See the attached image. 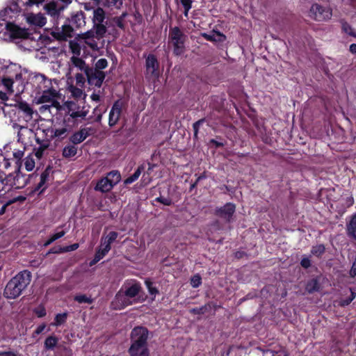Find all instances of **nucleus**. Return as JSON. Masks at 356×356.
I'll return each mask as SVG.
<instances>
[{
  "instance_id": "1",
  "label": "nucleus",
  "mask_w": 356,
  "mask_h": 356,
  "mask_svg": "<svg viewBox=\"0 0 356 356\" xmlns=\"http://www.w3.org/2000/svg\"><path fill=\"white\" fill-rule=\"evenodd\" d=\"M31 277V273L28 270L18 273L6 285L3 296L7 299L18 298L30 284Z\"/></svg>"
},
{
  "instance_id": "2",
  "label": "nucleus",
  "mask_w": 356,
  "mask_h": 356,
  "mask_svg": "<svg viewBox=\"0 0 356 356\" xmlns=\"http://www.w3.org/2000/svg\"><path fill=\"white\" fill-rule=\"evenodd\" d=\"M92 22V29L99 36L104 37L108 31V29L111 27V18L106 17V12L100 7L93 10Z\"/></svg>"
},
{
  "instance_id": "3",
  "label": "nucleus",
  "mask_w": 356,
  "mask_h": 356,
  "mask_svg": "<svg viewBox=\"0 0 356 356\" xmlns=\"http://www.w3.org/2000/svg\"><path fill=\"white\" fill-rule=\"evenodd\" d=\"M59 97V92L54 86L51 87L50 90H47L38 95H35L34 100L36 104H44L42 108L48 109L51 107L60 109L61 106L58 101Z\"/></svg>"
},
{
  "instance_id": "4",
  "label": "nucleus",
  "mask_w": 356,
  "mask_h": 356,
  "mask_svg": "<svg viewBox=\"0 0 356 356\" xmlns=\"http://www.w3.org/2000/svg\"><path fill=\"white\" fill-rule=\"evenodd\" d=\"M187 36L183 33L179 27L170 29L169 33V40L173 46V52L175 55L179 56L185 51V42Z\"/></svg>"
},
{
  "instance_id": "5",
  "label": "nucleus",
  "mask_w": 356,
  "mask_h": 356,
  "mask_svg": "<svg viewBox=\"0 0 356 356\" xmlns=\"http://www.w3.org/2000/svg\"><path fill=\"white\" fill-rule=\"evenodd\" d=\"M61 108L65 111L70 118L76 120L84 119L88 114V111L83 106H81L78 100H68L64 102Z\"/></svg>"
},
{
  "instance_id": "6",
  "label": "nucleus",
  "mask_w": 356,
  "mask_h": 356,
  "mask_svg": "<svg viewBox=\"0 0 356 356\" xmlns=\"http://www.w3.org/2000/svg\"><path fill=\"white\" fill-rule=\"evenodd\" d=\"M332 10L329 7H324L318 3H314L309 10V17L317 22H325L332 18Z\"/></svg>"
},
{
  "instance_id": "7",
  "label": "nucleus",
  "mask_w": 356,
  "mask_h": 356,
  "mask_svg": "<svg viewBox=\"0 0 356 356\" xmlns=\"http://www.w3.org/2000/svg\"><path fill=\"white\" fill-rule=\"evenodd\" d=\"M145 57V77L147 79H156L159 76V63L154 54Z\"/></svg>"
},
{
  "instance_id": "8",
  "label": "nucleus",
  "mask_w": 356,
  "mask_h": 356,
  "mask_svg": "<svg viewBox=\"0 0 356 356\" xmlns=\"http://www.w3.org/2000/svg\"><path fill=\"white\" fill-rule=\"evenodd\" d=\"M103 38L104 36L97 35L92 29L79 35L80 42H83V44H86L92 51H97L99 49L98 41Z\"/></svg>"
},
{
  "instance_id": "9",
  "label": "nucleus",
  "mask_w": 356,
  "mask_h": 356,
  "mask_svg": "<svg viewBox=\"0 0 356 356\" xmlns=\"http://www.w3.org/2000/svg\"><path fill=\"white\" fill-rule=\"evenodd\" d=\"M32 85L35 95L50 90L53 87L52 80L47 78L44 74H37L32 79Z\"/></svg>"
},
{
  "instance_id": "10",
  "label": "nucleus",
  "mask_w": 356,
  "mask_h": 356,
  "mask_svg": "<svg viewBox=\"0 0 356 356\" xmlns=\"http://www.w3.org/2000/svg\"><path fill=\"white\" fill-rule=\"evenodd\" d=\"M13 129L17 133V142L23 145H26L31 142V139L34 136L33 129L26 126H23L17 123L13 124Z\"/></svg>"
},
{
  "instance_id": "11",
  "label": "nucleus",
  "mask_w": 356,
  "mask_h": 356,
  "mask_svg": "<svg viewBox=\"0 0 356 356\" xmlns=\"http://www.w3.org/2000/svg\"><path fill=\"white\" fill-rule=\"evenodd\" d=\"M148 330L143 327L133 329L131 333V345L134 346H147Z\"/></svg>"
},
{
  "instance_id": "12",
  "label": "nucleus",
  "mask_w": 356,
  "mask_h": 356,
  "mask_svg": "<svg viewBox=\"0 0 356 356\" xmlns=\"http://www.w3.org/2000/svg\"><path fill=\"white\" fill-rule=\"evenodd\" d=\"M88 82L91 86L100 87L105 79V73L101 70L89 68L85 74Z\"/></svg>"
},
{
  "instance_id": "13",
  "label": "nucleus",
  "mask_w": 356,
  "mask_h": 356,
  "mask_svg": "<svg viewBox=\"0 0 356 356\" xmlns=\"http://www.w3.org/2000/svg\"><path fill=\"white\" fill-rule=\"evenodd\" d=\"M73 32V28L70 25L65 24L56 28L51 31V35L57 40L67 41L69 38H72Z\"/></svg>"
},
{
  "instance_id": "14",
  "label": "nucleus",
  "mask_w": 356,
  "mask_h": 356,
  "mask_svg": "<svg viewBox=\"0 0 356 356\" xmlns=\"http://www.w3.org/2000/svg\"><path fill=\"white\" fill-rule=\"evenodd\" d=\"M6 30L13 39H26L29 36V32L27 29L20 28L12 23L6 24Z\"/></svg>"
},
{
  "instance_id": "15",
  "label": "nucleus",
  "mask_w": 356,
  "mask_h": 356,
  "mask_svg": "<svg viewBox=\"0 0 356 356\" xmlns=\"http://www.w3.org/2000/svg\"><path fill=\"white\" fill-rule=\"evenodd\" d=\"M31 177L30 175L26 177V175L22 174L19 170H18L15 175H9L7 179L8 181H10L11 178L13 179L12 186H15L16 188H23L29 183Z\"/></svg>"
},
{
  "instance_id": "16",
  "label": "nucleus",
  "mask_w": 356,
  "mask_h": 356,
  "mask_svg": "<svg viewBox=\"0 0 356 356\" xmlns=\"http://www.w3.org/2000/svg\"><path fill=\"white\" fill-rule=\"evenodd\" d=\"M235 205L232 203H227L223 207L217 208L215 210V214L218 217L229 221L234 213L235 212Z\"/></svg>"
},
{
  "instance_id": "17",
  "label": "nucleus",
  "mask_w": 356,
  "mask_h": 356,
  "mask_svg": "<svg viewBox=\"0 0 356 356\" xmlns=\"http://www.w3.org/2000/svg\"><path fill=\"white\" fill-rule=\"evenodd\" d=\"M26 21L30 25L42 27L47 23V19L42 13H28L26 15Z\"/></svg>"
},
{
  "instance_id": "18",
  "label": "nucleus",
  "mask_w": 356,
  "mask_h": 356,
  "mask_svg": "<svg viewBox=\"0 0 356 356\" xmlns=\"http://www.w3.org/2000/svg\"><path fill=\"white\" fill-rule=\"evenodd\" d=\"M121 111L122 104L119 101L115 102L109 113V126L113 127L118 123L120 117Z\"/></svg>"
},
{
  "instance_id": "19",
  "label": "nucleus",
  "mask_w": 356,
  "mask_h": 356,
  "mask_svg": "<svg viewBox=\"0 0 356 356\" xmlns=\"http://www.w3.org/2000/svg\"><path fill=\"white\" fill-rule=\"evenodd\" d=\"M74 67L83 72L85 74L90 68L81 58L76 56H72L70 60L69 70L71 72L73 71Z\"/></svg>"
},
{
  "instance_id": "20",
  "label": "nucleus",
  "mask_w": 356,
  "mask_h": 356,
  "mask_svg": "<svg viewBox=\"0 0 356 356\" xmlns=\"http://www.w3.org/2000/svg\"><path fill=\"white\" fill-rule=\"evenodd\" d=\"M64 5L58 7L57 3L55 1H51L44 6V10L47 12V13L53 17L58 18L60 14V13L69 4H65V3L62 2Z\"/></svg>"
},
{
  "instance_id": "21",
  "label": "nucleus",
  "mask_w": 356,
  "mask_h": 356,
  "mask_svg": "<svg viewBox=\"0 0 356 356\" xmlns=\"http://www.w3.org/2000/svg\"><path fill=\"white\" fill-rule=\"evenodd\" d=\"M17 107L19 111L24 114L26 122H29L32 120L33 110L29 104L24 102H20L17 104Z\"/></svg>"
},
{
  "instance_id": "22",
  "label": "nucleus",
  "mask_w": 356,
  "mask_h": 356,
  "mask_svg": "<svg viewBox=\"0 0 356 356\" xmlns=\"http://www.w3.org/2000/svg\"><path fill=\"white\" fill-rule=\"evenodd\" d=\"M85 13L80 10L73 14L71 17V23L76 28H81L86 25Z\"/></svg>"
},
{
  "instance_id": "23",
  "label": "nucleus",
  "mask_w": 356,
  "mask_h": 356,
  "mask_svg": "<svg viewBox=\"0 0 356 356\" xmlns=\"http://www.w3.org/2000/svg\"><path fill=\"white\" fill-rule=\"evenodd\" d=\"M113 186L114 185L110 181V180L104 177L97 182L95 186V190L99 191L102 193H106L110 191Z\"/></svg>"
},
{
  "instance_id": "24",
  "label": "nucleus",
  "mask_w": 356,
  "mask_h": 356,
  "mask_svg": "<svg viewBox=\"0 0 356 356\" xmlns=\"http://www.w3.org/2000/svg\"><path fill=\"white\" fill-rule=\"evenodd\" d=\"M130 356H149L147 346H131L129 349Z\"/></svg>"
},
{
  "instance_id": "25",
  "label": "nucleus",
  "mask_w": 356,
  "mask_h": 356,
  "mask_svg": "<svg viewBox=\"0 0 356 356\" xmlns=\"http://www.w3.org/2000/svg\"><path fill=\"white\" fill-rule=\"evenodd\" d=\"M88 136V131L87 129H81L79 131L74 133L70 137V141L73 144H79L83 142Z\"/></svg>"
},
{
  "instance_id": "26",
  "label": "nucleus",
  "mask_w": 356,
  "mask_h": 356,
  "mask_svg": "<svg viewBox=\"0 0 356 356\" xmlns=\"http://www.w3.org/2000/svg\"><path fill=\"white\" fill-rule=\"evenodd\" d=\"M118 236V234L116 232H110L106 236H102L101 239V247L104 246L105 248L111 250V245L114 242Z\"/></svg>"
},
{
  "instance_id": "27",
  "label": "nucleus",
  "mask_w": 356,
  "mask_h": 356,
  "mask_svg": "<svg viewBox=\"0 0 356 356\" xmlns=\"http://www.w3.org/2000/svg\"><path fill=\"white\" fill-rule=\"evenodd\" d=\"M36 142L39 147L35 149V156L40 159L42 156L44 151L49 146L50 142L49 140H42L39 138H36Z\"/></svg>"
},
{
  "instance_id": "28",
  "label": "nucleus",
  "mask_w": 356,
  "mask_h": 356,
  "mask_svg": "<svg viewBox=\"0 0 356 356\" xmlns=\"http://www.w3.org/2000/svg\"><path fill=\"white\" fill-rule=\"evenodd\" d=\"M140 290V284L138 282H134L126 289L124 292V295L128 298H135L139 293Z\"/></svg>"
},
{
  "instance_id": "29",
  "label": "nucleus",
  "mask_w": 356,
  "mask_h": 356,
  "mask_svg": "<svg viewBox=\"0 0 356 356\" xmlns=\"http://www.w3.org/2000/svg\"><path fill=\"white\" fill-rule=\"evenodd\" d=\"M82 43L79 40V36L69 42V48L73 56H79L81 55Z\"/></svg>"
},
{
  "instance_id": "30",
  "label": "nucleus",
  "mask_w": 356,
  "mask_h": 356,
  "mask_svg": "<svg viewBox=\"0 0 356 356\" xmlns=\"http://www.w3.org/2000/svg\"><path fill=\"white\" fill-rule=\"evenodd\" d=\"M202 36L209 41L213 42H223L225 40V36L219 32H214L211 33H202Z\"/></svg>"
},
{
  "instance_id": "31",
  "label": "nucleus",
  "mask_w": 356,
  "mask_h": 356,
  "mask_svg": "<svg viewBox=\"0 0 356 356\" xmlns=\"http://www.w3.org/2000/svg\"><path fill=\"white\" fill-rule=\"evenodd\" d=\"M110 250L105 248L104 246L99 247V249L96 252L94 259L90 261V266H92L100 261Z\"/></svg>"
},
{
  "instance_id": "32",
  "label": "nucleus",
  "mask_w": 356,
  "mask_h": 356,
  "mask_svg": "<svg viewBox=\"0 0 356 356\" xmlns=\"http://www.w3.org/2000/svg\"><path fill=\"white\" fill-rule=\"evenodd\" d=\"M68 91L71 93L72 97L76 99L81 98L85 96L83 91L81 88L71 85L68 87Z\"/></svg>"
},
{
  "instance_id": "33",
  "label": "nucleus",
  "mask_w": 356,
  "mask_h": 356,
  "mask_svg": "<svg viewBox=\"0 0 356 356\" xmlns=\"http://www.w3.org/2000/svg\"><path fill=\"white\" fill-rule=\"evenodd\" d=\"M58 342V339L55 336H50L46 339L44 343V348L47 350L54 349Z\"/></svg>"
},
{
  "instance_id": "34",
  "label": "nucleus",
  "mask_w": 356,
  "mask_h": 356,
  "mask_svg": "<svg viewBox=\"0 0 356 356\" xmlns=\"http://www.w3.org/2000/svg\"><path fill=\"white\" fill-rule=\"evenodd\" d=\"M106 178L110 180V181L115 186L120 181L121 175L118 170H113L108 173Z\"/></svg>"
},
{
  "instance_id": "35",
  "label": "nucleus",
  "mask_w": 356,
  "mask_h": 356,
  "mask_svg": "<svg viewBox=\"0 0 356 356\" xmlns=\"http://www.w3.org/2000/svg\"><path fill=\"white\" fill-rule=\"evenodd\" d=\"M77 148L74 145H67L63 151V156L65 158H70L76 155Z\"/></svg>"
},
{
  "instance_id": "36",
  "label": "nucleus",
  "mask_w": 356,
  "mask_h": 356,
  "mask_svg": "<svg viewBox=\"0 0 356 356\" xmlns=\"http://www.w3.org/2000/svg\"><path fill=\"white\" fill-rule=\"evenodd\" d=\"M347 230L350 236L356 238V213L353 216L349 224L348 225Z\"/></svg>"
},
{
  "instance_id": "37",
  "label": "nucleus",
  "mask_w": 356,
  "mask_h": 356,
  "mask_svg": "<svg viewBox=\"0 0 356 356\" xmlns=\"http://www.w3.org/2000/svg\"><path fill=\"white\" fill-rule=\"evenodd\" d=\"M305 289L306 291L309 293L318 291L319 285L318 280L316 279H312L307 282Z\"/></svg>"
},
{
  "instance_id": "38",
  "label": "nucleus",
  "mask_w": 356,
  "mask_h": 356,
  "mask_svg": "<svg viewBox=\"0 0 356 356\" xmlns=\"http://www.w3.org/2000/svg\"><path fill=\"white\" fill-rule=\"evenodd\" d=\"M22 3L20 0H17V1H12L7 6L9 11L13 14H16L20 12Z\"/></svg>"
},
{
  "instance_id": "39",
  "label": "nucleus",
  "mask_w": 356,
  "mask_h": 356,
  "mask_svg": "<svg viewBox=\"0 0 356 356\" xmlns=\"http://www.w3.org/2000/svg\"><path fill=\"white\" fill-rule=\"evenodd\" d=\"M325 251V246L323 244H319L312 247L311 253L317 257H321Z\"/></svg>"
},
{
  "instance_id": "40",
  "label": "nucleus",
  "mask_w": 356,
  "mask_h": 356,
  "mask_svg": "<svg viewBox=\"0 0 356 356\" xmlns=\"http://www.w3.org/2000/svg\"><path fill=\"white\" fill-rule=\"evenodd\" d=\"M103 4L106 7H115L120 9L122 6V0H104Z\"/></svg>"
},
{
  "instance_id": "41",
  "label": "nucleus",
  "mask_w": 356,
  "mask_h": 356,
  "mask_svg": "<svg viewBox=\"0 0 356 356\" xmlns=\"http://www.w3.org/2000/svg\"><path fill=\"white\" fill-rule=\"evenodd\" d=\"M67 317V313L58 314L56 316V317L54 318V322L52 323V325L54 326H58V325H62L63 323H64L66 321Z\"/></svg>"
},
{
  "instance_id": "42",
  "label": "nucleus",
  "mask_w": 356,
  "mask_h": 356,
  "mask_svg": "<svg viewBox=\"0 0 356 356\" xmlns=\"http://www.w3.org/2000/svg\"><path fill=\"white\" fill-rule=\"evenodd\" d=\"M71 127L69 126H65L64 127L56 129L54 131V137H64L66 136L67 133L71 130Z\"/></svg>"
},
{
  "instance_id": "43",
  "label": "nucleus",
  "mask_w": 356,
  "mask_h": 356,
  "mask_svg": "<svg viewBox=\"0 0 356 356\" xmlns=\"http://www.w3.org/2000/svg\"><path fill=\"white\" fill-rule=\"evenodd\" d=\"M48 177H49V172L47 171V170H46L40 175V180L37 186L36 190L39 191L41 189V191H42L44 190V188H42V187L45 184Z\"/></svg>"
},
{
  "instance_id": "44",
  "label": "nucleus",
  "mask_w": 356,
  "mask_h": 356,
  "mask_svg": "<svg viewBox=\"0 0 356 356\" xmlns=\"http://www.w3.org/2000/svg\"><path fill=\"white\" fill-rule=\"evenodd\" d=\"M74 300L79 303H88L91 304L92 299L90 297L87 296L84 294H79L74 296Z\"/></svg>"
},
{
  "instance_id": "45",
  "label": "nucleus",
  "mask_w": 356,
  "mask_h": 356,
  "mask_svg": "<svg viewBox=\"0 0 356 356\" xmlns=\"http://www.w3.org/2000/svg\"><path fill=\"white\" fill-rule=\"evenodd\" d=\"M46 0H20L22 6L25 7H32L33 6H40Z\"/></svg>"
},
{
  "instance_id": "46",
  "label": "nucleus",
  "mask_w": 356,
  "mask_h": 356,
  "mask_svg": "<svg viewBox=\"0 0 356 356\" xmlns=\"http://www.w3.org/2000/svg\"><path fill=\"white\" fill-rule=\"evenodd\" d=\"M24 165L27 171H31L33 170L35 168V161L31 155L25 158Z\"/></svg>"
},
{
  "instance_id": "47",
  "label": "nucleus",
  "mask_w": 356,
  "mask_h": 356,
  "mask_svg": "<svg viewBox=\"0 0 356 356\" xmlns=\"http://www.w3.org/2000/svg\"><path fill=\"white\" fill-rule=\"evenodd\" d=\"M2 85L5 87L7 92L13 93V81L9 78H3L1 80Z\"/></svg>"
},
{
  "instance_id": "48",
  "label": "nucleus",
  "mask_w": 356,
  "mask_h": 356,
  "mask_svg": "<svg viewBox=\"0 0 356 356\" xmlns=\"http://www.w3.org/2000/svg\"><path fill=\"white\" fill-rule=\"evenodd\" d=\"M117 26L118 27L123 29L124 28V24L122 21V17H112L111 18V27H114Z\"/></svg>"
},
{
  "instance_id": "49",
  "label": "nucleus",
  "mask_w": 356,
  "mask_h": 356,
  "mask_svg": "<svg viewBox=\"0 0 356 356\" xmlns=\"http://www.w3.org/2000/svg\"><path fill=\"white\" fill-rule=\"evenodd\" d=\"M25 149H26V147H25V146H24L22 147V149H14L13 155V157L16 159L17 163H20L22 159L23 158V156L24 155Z\"/></svg>"
},
{
  "instance_id": "50",
  "label": "nucleus",
  "mask_w": 356,
  "mask_h": 356,
  "mask_svg": "<svg viewBox=\"0 0 356 356\" xmlns=\"http://www.w3.org/2000/svg\"><path fill=\"white\" fill-rule=\"evenodd\" d=\"M107 60L106 58H100L96 62L95 65V68L93 69L102 71V70L105 69L107 67Z\"/></svg>"
},
{
  "instance_id": "51",
  "label": "nucleus",
  "mask_w": 356,
  "mask_h": 356,
  "mask_svg": "<svg viewBox=\"0 0 356 356\" xmlns=\"http://www.w3.org/2000/svg\"><path fill=\"white\" fill-rule=\"evenodd\" d=\"M202 284V278L199 274L193 275L191 279V284L193 288H197Z\"/></svg>"
},
{
  "instance_id": "52",
  "label": "nucleus",
  "mask_w": 356,
  "mask_h": 356,
  "mask_svg": "<svg viewBox=\"0 0 356 356\" xmlns=\"http://www.w3.org/2000/svg\"><path fill=\"white\" fill-rule=\"evenodd\" d=\"M145 284L147 287L149 293L151 295L155 296L156 294L159 293L158 289L156 287L153 286L152 282L150 280H145Z\"/></svg>"
},
{
  "instance_id": "53",
  "label": "nucleus",
  "mask_w": 356,
  "mask_h": 356,
  "mask_svg": "<svg viewBox=\"0 0 356 356\" xmlns=\"http://www.w3.org/2000/svg\"><path fill=\"white\" fill-rule=\"evenodd\" d=\"M350 297L346 299L341 300L339 305L342 307L348 305L355 298L356 293L352 289H350Z\"/></svg>"
},
{
  "instance_id": "54",
  "label": "nucleus",
  "mask_w": 356,
  "mask_h": 356,
  "mask_svg": "<svg viewBox=\"0 0 356 356\" xmlns=\"http://www.w3.org/2000/svg\"><path fill=\"white\" fill-rule=\"evenodd\" d=\"M117 300L116 301L119 302L120 303V307L124 308L128 305H131L132 302L129 301V300H122V298H124L122 295L120 293L117 294L116 296Z\"/></svg>"
},
{
  "instance_id": "55",
  "label": "nucleus",
  "mask_w": 356,
  "mask_h": 356,
  "mask_svg": "<svg viewBox=\"0 0 356 356\" xmlns=\"http://www.w3.org/2000/svg\"><path fill=\"white\" fill-rule=\"evenodd\" d=\"M76 83L78 86L83 88L86 82V77L83 74L77 73L75 76Z\"/></svg>"
},
{
  "instance_id": "56",
  "label": "nucleus",
  "mask_w": 356,
  "mask_h": 356,
  "mask_svg": "<svg viewBox=\"0 0 356 356\" xmlns=\"http://www.w3.org/2000/svg\"><path fill=\"white\" fill-rule=\"evenodd\" d=\"M180 3L184 8V15L188 16V13L191 8L192 1L191 0H180Z\"/></svg>"
},
{
  "instance_id": "57",
  "label": "nucleus",
  "mask_w": 356,
  "mask_h": 356,
  "mask_svg": "<svg viewBox=\"0 0 356 356\" xmlns=\"http://www.w3.org/2000/svg\"><path fill=\"white\" fill-rule=\"evenodd\" d=\"M12 15L13 13L9 11L7 7L0 11V17L4 21L11 19L13 17Z\"/></svg>"
},
{
  "instance_id": "58",
  "label": "nucleus",
  "mask_w": 356,
  "mask_h": 356,
  "mask_svg": "<svg viewBox=\"0 0 356 356\" xmlns=\"http://www.w3.org/2000/svg\"><path fill=\"white\" fill-rule=\"evenodd\" d=\"M155 200L166 206H170L172 204V201L170 198L163 196L158 197L155 199Z\"/></svg>"
},
{
  "instance_id": "59",
  "label": "nucleus",
  "mask_w": 356,
  "mask_h": 356,
  "mask_svg": "<svg viewBox=\"0 0 356 356\" xmlns=\"http://www.w3.org/2000/svg\"><path fill=\"white\" fill-rule=\"evenodd\" d=\"M79 248V244L78 243H74L71 245H68V246H66V247H63V248H60V251L61 252H71V251H74V250H76L77 248Z\"/></svg>"
},
{
  "instance_id": "60",
  "label": "nucleus",
  "mask_w": 356,
  "mask_h": 356,
  "mask_svg": "<svg viewBox=\"0 0 356 356\" xmlns=\"http://www.w3.org/2000/svg\"><path fill=\"white\" fill-rule=\"evenodd\" d=\"M207 310V306H202L201 307H196L191 309L190 310L191 313L195 314H204Z\"/></svg>"
},
{
  "instance_id": "61",
  "label": "nucleus",
  "mask_w": 356,
  "mask_h": 356,
  "mask_svg": "<svg viewBox=\"0 0 356 356\" xmlns=\"http://www.w3.org/2000/svg\"><path fill=\"white\" fill-rule=\"evenodd\" d=\"M342 29L343 31L348 33V35H355L352 27L348 23L343 22L342 24Z\"/></svg>"
},
{
  "instance_id": "62",
  "label": "nucleus",
  "mask_w": 356,
  "mask_h": 356,
  "mask_svg": "<svg viewBox=\"0 0 356 356\" xmlns=\"http://www.w3.org/2000/svg\"><path fill=\"white\" fill-rule=\"evenodd\" d=\"M204 119H201L193 124L194 136L197 137L200 125L204 122Z\"/></svg>"
},
{
  "instance_id": "63",
  "label": "nucleus",
  "mask_w": 356,
  "mask_h": 356,
  "mask_svg": "<svg viewBox=\"0 0 356 356\" xmlns=\"http://www.w3.org/2000/svg\"><path fill=\"white\" fill-rule=\"evenodd\" d=\"M301 266L305 268H308L311 266V261L309 258L303 257L300 261Z\"/></svg>"
},
{
  "instance_id": "64",
  "label": "nucleus",
  "mask_w": 356,
  "mask_h": 356,
  "mask_svg": "<svg viewBox=\"0 0 356 356\" xmlns=\"http://www.w3.org/2000/svg\"><path fill=\"white\" fill-rule=\"evenodd\" d=\"M137 179H138V178L136 177V176L134 175V174H133L131 176H130L128 178H127L124 181V184H132L133 182H134Z\"/></svg>"
}]
</instances>
